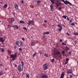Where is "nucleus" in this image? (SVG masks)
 Returning a JSON list of instances; mask_svg holds the SVG:
<instances>
[{
	"mask_svg": "<svg viewBox=\"0 0 78 78\" xmlns=\"http://www.w3.org/2000/svg\"><path fill=\"white\" fill-rule=\"evenodd\" d=\"M41 75L38 76L36 78H48V75L46 74H44L43 73H42Z\"/></svg>",
	"mask_w": 78,
	"mask_h": 78,
	"instance_id": "1",
	"label": "nucleus"
},
{
	"mask_svg": "<svg viewBox=\"0 0 78 78\" xmlns=\"http://www.w3.org/2000/svg\"><path fill=\"white\" fill-rule=\"evenodd\" d=\"M18 69L20 72H22L23 69V66L22 64L19 65L18 66Z\"/></svg>",
	"mask_w": 78,
	"mask_h": 78,
	"instance_id": "2",
	"label": "nucleus"
},
{
	"mask_svg": "<svg viewBox=\"0 0 78 78\" xmlns=\"http://www.w3.org/2000/svg\"><path fill=\"white\" fill-rule=\"evenodd\" d=\"M59 1L60 2H61V1L62 2H63V3H64L65 4V5H67V4H69L70 5H72V6L73 5H72V3H70V2H69L67 0H66L65 1H64V0H59Z\"/></svg>",
	"mask_w": 78,
	"mask_h": 78,
	"instance_id": "3",
	"label": "nucleus"
},
{
	"mask_svg": "<svg viewBox=\"0 0 78 78\" xmlns=\"http://www.w3.org/2000/svg\"><path fill=\"white\" fill-rule=\"evenodd\" d=\"M16 44L19 47H22L23 46V43L20 41H17L16 42Z\"/></svg>",
	"mask_w": 78,
	"mask_h": 78,
	"instance_id": "4",
	"label": "nucleus"
},
{
	"mask_svg": "<svg viewBox=\"0 0 78 78\" xmlns=\"http://www.w3.org/2000/svg\"><path fill=\"white\" fill-rule=\"evenodd\" d=\"M17 53L14 54V55H11L10 58H12L13 60H15L16 58H17Z\"/></svg>",
	"mask_w": 78,
	"mask_h": 78,
	"instance_id": "5",
	"label": "nucleus"
},
{
	"mask_svg": "<svg viewBox=\"0 0 78 78\" xmlns=\"http://www.w3.org/2000/svg\"><path fill=\"white\" fill-rule=\"evenodd\" d=\"M27 23L28 24V25H34V21L32 20L31 21L29 20L28 21V23Z\"/></svg>",
	"mask_w": 78,
	"mask_h": 78,
	"instance_id": "6",
	"label": "nucleus"
},
{
	"mask_svg": "<svg viewBox=\"0 0 78 78\" xmlns=\"http://www.w3.org/2000/svg\"><path fill=\"white\" fill-rule=\"evenodd\" d=\"M43 68L44 70H46L48 69V66H47V63H45L44 65Z\"/></svg>",
	"mask_w": 78,
	"mask_h": 78,
	"instance_id": "7",
	"label": "nucleus"
},
{
	"mask_svg": "<svg viewBox=\"0 0 78 78\" xmlns=\"http://www.w3.org/2000/svg\"><path fill=\"white\" fill-rule=\"evenodd\" d=\"M62 5V3L59 2L58 1H57V3H56V5L57 6H60V5Z\"/></svg>",
	"mask_w": 78,
	"mask_h": 78,
	"instance_id": "8",
	"label": "nucleus"
},
{
	"mask_svg": "<svg viewBox=\"0 0 78 78\" xmlns=\"http://www.w3.org/2000/svg\"><path fill=\"white\" fill-rule=\"evenodd\" d=\"M50 7L51 10L52 11H54V8H53V6L52 5V4H51L50 5Z\"/></svg>",
	"mask_w": 78,
	"mask_h": 78,
	"instance_id": "9",
	"label": "nucleus"
},
{
	"mask_svg": "<svg viewBox=\"0 0 78 78\" xmlns=\"http://www.w3.org/2000/svg\"><path fill=\"white\" fill-rule=\"evenodd\" d=\"M0 41L1 42H2V43H3V42H5V41L3 38L0 37Z\"/></svg>",
	"mask_w": 78,
	"mask_h": 78,
	"instance_id": "10",
	"label": "nucleus"
},
{
	"mask_svg": "<svg viewBox=\"0 0 78 78\" xmlns=\"http://www.w3.org/2000/svg\"><path fill=\"white\" fill-rule=\"evenodd\" d=\"M50 34V32L48 31L46 32H44L43 33V34Z\"/></svg>",
	"mask_w": 78,
	"mask_h": 78,
	"instance_id": "11",
	"label": "nucleus"
},
{
	"mask_svg": "<svg viewBox=\"0 0 78 78\" xmlns=\"http://www.w3.org/2000/svg\"><path fill=\"white\" fill-rule=\"evenodd\" d=\"M14 6L15 8H16V9H18V5H17V4H15Z\"/></svg>",
	"mask_w": 78,
	"mask_h": 78,
	"instance_id": "12",
	"label": "nucleus"
},
{
	"mask_svg": "<svg viewBox=\"0 0 78 78\" xmlns=\"http://www.w3.org/2000/svg\"><path fill=\"white\" fill-rule=\"evenodd\" d=\"M56 53L57 56L59 55H61V53L60 52H59V51H57L56 52Z\"/></svg>",
	"mask_w": 78,
	"mask_h": 78,
	"instance_id": "13",
	"label": "nucleus"
},
{
	"mask_svg": "<svg viewBox=\"0 0 78 78\" xmlns=\"http://www.w3.org/2000/svg\"><path fill=\"white\" fill-rule=\"evenodd\" d=\"M19 22L20 23H22V24H25V22H24L23 20H21Z\"/></svg>",
	"mask_w": 78,
	"mask_h": 78,
	"instance_id": "14",
	"label": "nucleus"
},
{
	"mask_svg": "<svg viewBox=\"0 0 78 78\" xmlns=\"http://www.w3.org/2000/svg\"><path fill=\"white\" fill-rule=\"evenodd\" d=\"M7 52L8 53H11V52H12V51L11 50H9V49H8L7 50Z\"/></svg>",
	"mask_w": 78,
	"mask_h": 78,
	"instance_id": "15",
	"label": "nucleus"
},
{
	"mask_svg": "<svg viewBox=\"0 0 78 78\" xmlns=\"http://www.w3.org/2000/svg\"><path fill=\"white\" fill-rule=\"evenodd\" d=\"M7 6H8V5H7L6 4H5L4 5L3 7L5 9H6Z\"/></svg>",
	"mask_w": 78,
	"mask_h": 78,
	"instance_id": "16",
	"label": "nucleus"
},
{
	"mask_svg": "<svg viewBox=\"0 0 78 78\" xmlns=\"http://www.w3.org/2000/svg\"><path fill=\"white\" fill-rule=\"evenodd\" d=\"M13 27H14V28H16V29H19V27H17V26L16 25L14 26Z\"/></svg>",
	"mask_w": 78,
	"mask_h": 78,
	"instance_id": "17",
	"label": "nucleus"
},
{
	"mask_svg": "<svg viewBox=\"0 0 78 78\" xmlns=\"http://www.w3.org/2000/svg\"><path fill=\"white\" fill-rule=\"evenodd\" d=\"M69 50V48H68L67 47L65 48L66 51H67L68 50Z\"/></svg>",
	"mask_w": 78,
	"mask_h": 78,
	"instance_id": "18",
	"label": "nucleus"
},
{
	"mask_svg": "<svg viewBox=\"0 0 78 78\" xmlns=\"http://www.w3.org/2000/svg\"><path fill=\"white\" fill-rule=\"evenodd\" d=\"M1 50L2 53H4V51H5V49L3 48H2L1 49Z\"/></svg>",
	"mask_w": 78,
	"mask_h": 78,
	"instance_id": "19",
	"label": "nucleus"
},
{
	"mask_svg": "<svg viewBox=\"0 0 78 78\" xmlns=\"http://www.w3.org/2000/svg\"><path fill=\"white\" fill-rule=\"evenodd\" d=\"M58 27H59V28H62V27L61 25H60V24H58Z\"/></svg>",
	"mask_w": 78,
	"mask_h": 78,
	"instance_id": "20",
	"label": "nucleus"
},
{
	"mask_svg": "<svg viewBox=\"0 0 78 78\" xmlns=\"http://www.w3.org/2000/svg\"><path fill=\"white\" fill-rule=\"evenodd\" d=\"M56 0H50V2H51V3H52V4H53L54 3V1H55Z\"/></svg>",
	"mask_w": 78,
	"mask_h": 78,
	"instance_id": "21",
	"label": "nucleus"
},
{
	"mask_svg": "<svg viewBox=\"0 0 78 78\" xmlns=\"http://www.w3.org/2000/svg\"><path fill=\"white\" fill-rule=\"evenodd\" d=\"M67 17L65 15H63V16H62V18H64L65 19H66V18Z\"/></svg>",
	"mask_w": 78,
	"mask_h": 78,
	"instance_id": "22",
	"label": "nucleus"
},
{
	"mask_svg": "<svg viewBox=\"0 0 78 78\" xmlns=\"http://www.w3.org/2000/svg\"><path fill=\"white\" fill-rule=\"evenodd\" d=\"M58 58H60V59H62V55H59L58 56Z\"/></svg>",
	"mask_w": 78,
	"mask_h": 78,
	"instance_id": "23",
	"label": "nucleus"
},
{
	"mask_svg": "<svg viewBox=\"0 0 78 78\" xmlns=\"http://www.w3.org/2000/svg\"><path fill=\"white\" fill-rule=\"evenodd\" d=\"M73 73H72V75H70V78H72V77H73Z\"/></svg>",
	"mask_w": 78,
	"mask_h": 78,
	"instance_id": "24",
	"label": "nucleus"
},
{
	"mask_svg": "<svg viewBox=\"0 0 78 78\" xmlns=\"http://www.w3.org/2000/svg\"><path fill=\"white\" fill-rule=\"evenodd\" d=\"M37 4H39V3H41V1L40 0H38L37 1Z\"/></svg>",
	"mask_w": 78,
	"mask_h": 78,
	"instance_id": "25",
	"label": "nucleus"
},
{
	"mask_svg": "<svg viewBox=\"0 0 78 78\" xmlns=\"http://www.w3.org/2000/svg\"><path fill=\"white\" fill-rule=\"evenodd\" d=\"M11 20L12 22H14V19L13 18H11Z\"/></svg>",
	"mask_w": 78,
	"mask_h": 78,
	"instance_id": "26",
	"label": "nucleus"
},
{
	"mask_svg": "<svg viewBox=\"0 0 78 78\" xmlns=\"http://www.w3.org/2000/svg\"><path fill=\"white\" fill-rule=\"evenodd\" d=\"M3 75V72L1 71L0 72V76H2Z\"/></svg>",
	"mask_w": 78,
	"mask_h": 78,
	"instance_id": "27",
	"label": "nucleus"
},
{
	"mask_svg": "<svg viewBox=\"0 0 78 78\" xmlns=\"http://www.w3.org/2000/svg\"><path fill=\"white\" fill-rule=\"evenodd\" d=\"M23 30H25L26 31H27V28L24 27L23 28Z\"/></svg>",
	"mask_w": 78,
	"mask_h": 78,
	"instance_id": "28",
	"label": "nucleus"
},
{
	"mask_svg": "<svg viewBox=\"0 0 78 78\" xmlns=\"http://www.w3.org/2000/svg\"><path fill=\"white\" fill-rule=\"evenodd\" d=\"M62 30V28H58V30L59 31H61Z\"/></svg>",
	"mask_w": 78,
	"mask_h": 78,
	"instance_id": "29",
	"label": "nucleus"
},
{
	"mask_svg": "<svg viewBox=\"0 0 78 78\" xmlns=\"http://www.w3.org/2000/svg\"><path fill=\"white\" fill-rule=\"evenodd\" d=\"M62 54L63 55H64V54L65 53V52L64 51H62Z\"/></svg>",
	"mask_w": 78,
	"mask_h": 78,
	"instance_id": "30",
	"label": "nucleus"
},
{
	"mask_svg": "<svg viewBox=\"0 0 78 78\" xmlns=\"http://www.w3.org/2000/svg\"><path fill=\"white\" fill-rule=\"evenodd\" d=\"M51 62H55V59L53 58L51 59Z\"/></svg>",
	"mask_w": 78,
	"mask_h": 78,
	"instance_id": "31",
	"label": "nucleus"
},
{
	"mask_svg": "<svg viewBox=\"0 0 78 78\" xmlns=\"http://www.w3.org/2000/svg\"><path fill=\"white\" fill-rule=\"evenodd\" d=\"M36 52H35L34 54H33V57H34V56H36Z\"/></svg>",
	"mask_w": 78,
	"mask_h": 78,
	"instance_id": "32",
	"label": "nucleus"
},
{
	"mask_svg": "<svg viewBox=\"0 0 78 78\" xmlns=\"http://www.w3.org/2000/svg\"><path fill=\"white\" fill-rule=\"evenodd\" d=\"M26 76H27V78H30V75H29V74H27L26 75Z\"/></svg>",
	"mask_w": 78,
	"mask_h": 78,
	"instance_id": "33",
	"label": "nucleus"
},
{
	"mask_svg": "<svg viewBox=\"0 0 78 78\" xmlns=\"http://www.w3.org/2000/svg\"><path fill=\"white\" fill-rule=\"evenodd\" d=\"M74 35H76V36L78 35V32L77 33H74Z\"/></svg>",
	"mask_w": 78,
	"mask_h": 78,
	"instance_id": "34",
	"label": "nucleus"
},
{
	"mask_svg": "<svg viewBox=\"0 0 78 78\" xmlns=\"http://www.w3.org/2000/svg\"><path fill=\"white\" fill-rule=\"evenodd\" d=\"M31 45L32 46H33L34 45V43L33 42L32 43H31Z\"/></svg>",
	"mask_w": 78,
	"mask_h": 78,
	"instance_id": "35",
	"label": "nucleus"
},
{
	"mask_svg": "<svg viewBox=\"0 0 78 78\" xmlns=\"http://www.w3.org/2000/svg\"><path fill=\"white\" fill-rule=\"evenodd\" d=\"M44 56H46V57H48V54H44Z\"/></svg>",
	"mask_w": 78,
	"mask_h": 78,
	"instance_id": "36",
	"label": "nucleus"
},
{
	"mask_svg": "<svg viewBox=\"0 0 78 78\" xmlns=\"http://www.w3.org/2000/svg\"><path fill=\"white\" fill-rule=\"evenodd\" d=\"M21 63L22 64L23 66V65H24V63H23V61H22L21 62Z\"/></svg>",
	"mask_w": 78,
	"mask_h": 78,
	"instance_id": "37",
	"label": "nucleus"
},
{
	"mask_svg": "<svg viewBox=\"0 0 78 78\" xmlns=\"http://www.w3.org/2000/svg\"><path fill=\"white\" fill-rule=\"evenodd\" d=\"M22 39L23 41H25V38H24L22 37Z\"/></svg>",
	"mask_w": 78,
	"mask_h": 78,
	"instance_id": "38",
	"label": "nucleus"
},
{
	"mask_svg": "<svg viewBox=\"0 0 78 78\" xmlns=\"http://www.w3.org/2000/svg\"><path fill=\"white\" fill-rule=\"evenodd\" d=\"M71 25L72 26H74V25H75V24H74V23H72L71 24Z\"/></svg>",
	"mask_w": 78,
	"mask_h": 78,
	"instance_id": "39",
	"label": "nucleus"
},
{
	"mask_svg": "<svg viewBox=\"0 0 78 78\" xmlns=\"http://www.w3.org/2000/svg\"><path fill=\"white\" fill-rule=\"evenodd\" d=\"M58 10H59V11H61V7H59L58 8Z\"/></svg>",
	"mask_w": 78,
	"mask_h": 78,
	"instance_id": "40",
	"label": "nucleus"
},
{
	"mask_svg": "<svg viewBox=\"0 0 78 78\" xmlns=\"http://www.w3.org/2000/svg\"><path fill=\"white\" fill-rule=\"evenodd\" d=\"M9 23L10 24H12V23L11 21H9Z\"/></svg>",
	"mask_w": 78,
	"mask_h": 78,
	"instance_id": "41",
	"label": "nucleus"
},
{
	"mask_svg": "<svg viewBox=\"0 0 78 78\" xmlns=\"http://www.w3.org/2000/svg\"><path fill=\"white\" fill-rule=\"evenodd\" d=\"M19 50H20V51H22V48H19Z\"/></svg>",
	"mask_w": 78,
	"mask_h": 78,
	"instance_id": "42",
	"label": "nucleus"
},
{
	"mask_svg": "<svg viewBox=\"0 0 78 78\" xmlns=\"http://www.w3.org/2000/svg\"><path fill=\"white\" fill-rule=\"evenodd\" d=\"M69 59L68 58H66V61H69Z\"/></svg>",
	"mask_w": 78,
	"mask_h": 78,
	"instance_id": "43",
	"label": "nucleus"
},
{
	"mask_svg": "<svg viewBox=\"0 0 78 78\" xmlns=\"http://www.w3.org/2000/svg\"><path fill=\"white\" fill-rule=\"evenodd\" d=\"M67 73H70V74H71V73H72L70 72H69L68 71Z\"/></svg>",
	"mask_w": 78,
	"mask_h": 78,
	"instance_id": "44",
	"label": "nucleus"
},
{
	"mask_svg": "<svg viewBox=\"0 0 78 78\" xmlns=\"http://www.w3.org/2000/svg\"><path fill=\"white\" fill-rule=\"evenodd\" d=\"M62 45H66V44H65L63 42H62Z\"/></svg>",
	"mask_w": 78,
	"mask_h": 78,
	"instance_id": "45",
	"label": "nucleus"
},
{
	"mask_svg": "<svg viewBox=\"0 0 78 78\" xmlns=\"http://www.w3.org/2000/svg\"><path fill=\"white\" fill-rule=\"evenodd\" d=\"M68 53L69 54V55H70V54L72 53V52H71V51H70L68 52Z\"/></svg>",
	"mask_w": 78,
	"mask_h": 78,
	"instance_id": "46",
	"label": "nucleus"
},
{
	"mask_svg": "<svg viewBox=\"0 0 78 78\" xmlns=\"http://www.w3.org/2000/svg\"><path fill=\"white\" fill-rule=\"evenodd\" d=\"M60 42H62V39H60Z\"/></svg>",
	"mask_w": 78,
	"mask_h": 78,
	"instance_id": "47",
	"label": "nucleus"
},
{
	"mask_svg": "<svg viewBox=\"0 0 78 78\" xmlns=\"http://www.w3.org/2000/svg\"><path fill=\"white\" fill-rule=\"evenodd\" d=\"M44 23H47V21L46 20H44Z\"/></svg>",
	"mask_w": 78,
	"mask_h": 78,
	"instance_id": "48",
	"label": "nucleus"
},
{
	"mask_svg": "<svg viewBox=\"0 0 78 78\" xmlns=\"http://www.w3.org/2000/svg\"><path fill=\"white\" fill-rule=\"evenodd\" d=\"M67 19L68 21L69 20V17H67Z\"/></svg>",
	"mask_w": 78,
	"mask_h": 78,
	"instance_id": "49",
	"label": "nucleus"
},
{
	"mask_svg": "<svg viewBox=\"0 0 78 78\" xmlns=\"http://www.w3.org/2000/svg\"><path fill=\"white\" fill-rule=\"evenodd\" d=\"M72 22V20H69V22Z\"/></svg>",
	"mask_w": 78,
	"mask_h": 78,
	"instance_id": "50",
	"label": "nucleus"
},
{
	"mask_svg": "<svg viewBox=\"0 0 78 78\" xmlns=\"http://www.w3.org/2000/svg\"><path fill=\"white\" fill-rule=\"evenodd\" d=\"M74 42H75V44H76V43L77 42V41H74Z\"/></svg>",
	"mask_w": 78,
	"mask_h": 78,
	"instance_id": "51",
	"label": "nucleus"
},
{
	"mask_svg": "<svg viewBox=\"0 0 78 78\" xmlns=\"http://www.w3.org/2000/svg\"><path fill=\"white\" fill-rule=\"evenodd\" d=\"M21 2V3H22V4L23 3V0H22Z\"/></svg>",
	"mask_w": 78,
	"mask_h": 78,
	"instance_id": "52",
	"label": "nucleus"
},
{
	"mask_svg": "<svg viewBox=\"0 0 78 78\" xmlns=\"http://www.w3.org/2000/svg\"><path fill=\"white\" fill-rule=\"evenodd\" d=\"M67 35H68V36H70V34H69L67 33Z\"/></svg>",
	"mask_w": 78,
	"mask_h": 78,
	"instance_id": "53",
	"label": "nucleus"
},
{
	"mask_svg": "<svg viewBox=\"0 0 78 78\" xmlns=\"http://www.w3.org/2000/svg\"><path fill=\"white\" fill-rule=\"evenodd\" d=\"M17 65L15 64V67H17Z\"/></svg>",
	"mask_w": 78,
	"mask_h": 78,
	"instance_id": "54",
	"label": "nucleus"
},
{
	"mask_svg": "<svg viewBox=\"0 0 78 78\" xmlns=\"http://www.w3.org/2000/svg\"><path fill=\"white\" fill-rule=\"evenodd\" d=\"M67 64V62H65V64Z\"/></svg>",
	"mask_w": 78,
	"mask_h": 78,
	"instance_id": "55",
	"label": "nucleus"
},
{
	"mask_svg": "<svg viewBox=\"0 0 78 78\" xmlns=\"http://www.w3.org/2000/svg\"><path fill=\"white\" fill-rule=\"evenodd\" d=\"M5 70H7V68H5Z\"/></svg>",
	"mask_w": 78,
	"mask_h": 78,
	"instance_id": "56",
	"label": "nucleus"
},
{
	"mask_svg": "<svg viewBox=\"0 0 78 78\" xmlns=\"http://www.w3.org/2000/svg\"><path fill=\"white\" fill-rule=\"evenodd\" d=\"M13 14H15V12H13Z\"/></svg>",
	"mask_w": 78,
	"mask_h": 78,
	"instance_id": "57",
	"label": "nucleus"
},
{
	"mask_svg": "<svg viewBox=\"0 0 78 78\" xmlns=\"http://www.w3.org/2000/svg\"><path fill=\"white\" fill-rule=\"evenodd\" d=\"M1 21H0V23H1Z\"/></svg>",
	"mask_w": 78,
	"mask_h": 78,
	"instance_id": "58",
	"label": "nucleus"
},
{
	"mask_svg": "<svg viewBox=\"0 0 78 78\" xmlns=\"http://www.w3.org/2000/svg\"><path fill=\"white\" fill-rule=\"evenodd\" d=\"M13 78H15V77H13Z\"/></svg>",
	"mask_w": 78,
	"mask_h": 78,
	"instance_id": "59",
	"label": "nucleus"
},
{
	"mask_svg": "<svg viewBox=\"0 0 78 78\" xmlns=\"http://www.w3.org/2000/svg\"><path fill=\"white\" fill-rule=\"evenodd\" d=\"M39 53H41V52H39Z\"/></svg>",
	"mask_w": 78,
	"mask_h": 78,
	"instance_id": "60",
	"label": "nucleus"
},
{
	"mask_svg": "<svg viewBox=\"0 0 78 78\" xmlns=\"http://www.w3.org/2000/svg\"><path fill=\"white\" fill-rule=\"evenodd\" d=\"M77 39V40H78V38Z\"/></svg>",
	"mask_w": 78,
	"mask_h": 78,
	"instance_id": "61",
	"label": "nucleus"
}]
</instances>
